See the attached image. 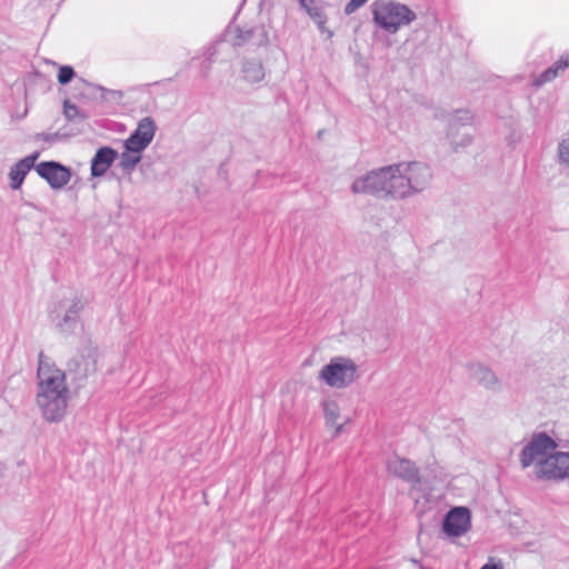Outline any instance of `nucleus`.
<instances>
[{"instance_id": "nucleus-1", "label": "nucleus", "mask_w": 569, "mask_h": 569, "mask_svg": "<svg viewBox=\"0 0 569 569\" xmlns=\"http://www.w3.org/2000/svg\"><path fill=\"white\" fill-rule=\"evenodd\" d=\"M38 391L36 401L43 418L49 422L60 421L67 410L68 387L66 372L49 362L43 351L38 355Z\"/></svg>"}, {"instance_id": "nucleus-2", "label": "nucleus", "mask_w": 569, "mask_h": 569, "mask_svg": "<svg viewBox=\"0 0 569 569\" xmlns=\"http://www.w3.org/2000/svg\"><path fill=\"white\" fill-rule=\"evenodd\" d=\"M397 172H399V166H396V163L372 169L353 180L351 191L370 194L383 200H400L395 192L398 184V181H396Z\"/></svg>"}, {"instance_id": "nucleus-3", "label": "nucleus", "mask_w": 569, "mask_h": 569, "mask_svg": "<svg viewBox=\"0 0 569 569\" xmlns=\"http://www.w3.org/2000/svg\"><path fill=\"white\" fill-rule=\"evenodd\" d=\"M370 8L373 23L390 34L397 33L417 18L407 4L395 0H375Z\"/></svg>"}, {"instance_id": "nucleus-4", "label": "nucleus", "mask_w": 569, "mask_h": 569, "mask_svg": "<svg viewBox=\"0 0 569 569\" xmlns=\"http://www.w3.org/2000/svg\"><path fill=\"white\" fill-rule=\"evenodd\" d=\"M399 166L396 181V193L400 200L422 192L432 179V170L429 164L421 161L396 163Z\"/></svg>"}, {"instance_id": "nucleus-5", "label": "nucleus", "mask_w": 569, "mask_h": 569, "mask_svg": "<svg viewBox=\"0 0 569 569\" xmlns=\"http://www.w3.org/2000/svg\"><path fill=\"white\" fill-rule=\"evenodd\" d=\"M319 378L331 388L343 389L359 378L358 366L348 357H335L322 367Z\"/></svg>"}, {"instance_id": "nucleus-6", "label": "nucleus", "mask_w": 569, "mask_h": 569, "mask_svg": "<svg viewBox=\"0 0 569 569\" xmlns=\"http://www.w3.org/2000/svg\"><path fill=\"white\" fill-rule=\"evenodd\" d=\"M558 447L557 441L547 432L533 433L529 442L520 452V462L522 468L530 467L535 461L545 459L551 455Z\"/></svg>"}, {"instance_id": "nucleus-7", "label": "nucleus", "mask_w": 569, "mask_h": 569, "mask_svg": "<svg viewBox=\"0 0 569 569\" xmlns=\"http://www.w3.org/2000/svg\"><path fill=\"white\" fill-rule=\"evenodd\" d=\"M538 479L563 480L569 478V452L553 451L535 465Z\"/></svg>"}, {"instance_id": "nucleus-8", "label": "nucleus", "mask_w": 569, "mask_h": 569, "mask_svg": "<svg viewBox=\"0 0 569 569\" xmlns=\"http://www.w3.org/2000/svg\"><path fill=\"white\" fill-rule=\"evenodd\" d=\"M157 129L156 121L151 117L142 118L124 140L123 148L129 152L141 153L153 140Z\"/></svg>"}, {"instance_id": "nucleus-9", "label": "nucleus", "mask_w": 569, "mask_h": 569, "mask_svg": "<svg viewBox=\"0 0 569 569\" xmlns=\"http://www.w3.org/2000/svg\"><path fill=\"white\" fill-rule=\"evenodd\" d=\"M36 172L46 180L53 190H60L69 183L72 171L58 161H41L36 166Z\"/></svg>"}, {"instance_id": "nucleus-10", "label": "nucleus", "mask_w": 569, "mask_h": 569, "mask_svg": "<svg viewBox=\"0 0 569 569\" xmlns=\"http://www.w3.org/2000/svg\"><path fill=\"white\" fill-rule=\"evenodd\" d=\"M471 527V513L467 507H453L443 517L442 530L448 537L458 538Z\"/></svg>"}, {"instance_id": "nucleus-11", "label": "nucleus", "mask_w": 569, "mask_h": 569, "mask_svg": "<svg viewBox=\"0 0 569 569\" xmlns=\"http://www.w3.org/2000/svg\"><path fill=\"white\" fill-rule=\"evenodd\" d=\"M388 471L396 478L405 482L417 486L421 483L420 471L417 465L407 458H401L397 455L389 458L387 461Z\"/></svg>"}, {"instance_id": "nucleus-12", "label": "nucleus", "mask_w": 569, "mask_h": 569, "mask_svg": "<svg viewBox=\"0 0 569 569\" xmlns=\"http://www.w3.org/2000/svg\"><path fill=\"white\" fill-rule=\"evenodd\" d=\"M67 370L70 375H73L74 380H86L89 376L97 371L96 352L89 350L87 353H79L74 356L68 362Z\"/></svg>"}, {"instance_id": "nucleus-13", "label": "nucleus", "mask_w": 569, "mask_h": 569, "mask_svg": "<svg viewBox=\"0 0 569 569\" xmlns=\"http://www.w3.org/2000/svg\"><path fill=\"white\" fill-rule=\"evenodd\" d=\"M118 158V151L109 146L100 147L90 163V174L92 178H99L107 173L109 168Z\"/></svg>"}, {"instance_id": "nucleus-14", "label": "nucleus", "mask_w": 569, "mask_h": 569, "mask_svg": "<svg viewBox=\"0 0 569 569\" xmlns=\"http://www.w3.org/2000/svg\"><path fill=\"white\" fill-rule=\"evenodd\" d=\"M40 157L39 151H34L31 154L22 158L18 162H16L10 171H9V179H10V188L12 190H18L21 188L26 176L29 173V171L33 168L36 170V161Z\"/></svg>"}, {"instance_id": "nucleus-15", "label": "nucleus", "mask_w": 569, "mask_h": 569, "mask_svg": "<svg viewBox=\"0 0 569 569\" xmlns=\"http://www.w3.org/2000/svg\"><path fill=\"white\" fill-rule=\"evenodd\" d=\"M300 6L318 26L319 31L327 33L328 39L332 38L333 32L326 28L327 16L322 7L317 6L315 0H300Z\"/></svg>"}, {"instance_id": "nucleus-16", "label": "nucleus", "mask_w": 569, "mask_h": 569, "mask_svg": "<svg viewBox=\"0 0 569 569\" xmlns=\"http://www.w3.org/2000/svg\"><path fill=\"white\" fill-rule=\"evenodd\" d=\"M569 68V54L560 57L552 66L548 67L533 79L535 87H541L556 79L561 72Z\"/></svg>"}, {"instance_id": "nucleus-17", "label": "nucleus", "mask_w": 569, "mask_h": 569, "mask_svg": "<svg viewBox=\"0 0 569 569\" xmlns=\"http://www.w3.org/2000/svg\"><path fill=\"white\" fill-rule=\"evenodd\" d=\"M83 309L80 298H74L66 315L57 322V327L61 332L72 331L78 322L79 313Z\"/></svg>"}, {"instance_id": "nucleus-18", "label": "nucleus", "mask_w": 569, "mask_h": 569, "mask_svg": "<svg viewBox=\"0 0 569 569\" xmlns=\"http://www.w3.org/2000/svg\"><path fill=\"white\" fill-rule=\"evenodd\" d=\"M469 378L489 388L491 385L496 382L495 373L486 366L481 363H470L467 367Z\"/></svg>"}, {"instance_id": "nucleus-19", "label": "nucleus", "mask_w": 569, "mask_h": 569, "mask_svg": "<svg viewBox=\"0 0 569 569\" xmlns=\"http://www.w3.org/2000/svg\"><path fill=\"white\" fill-rule=\"evenodd\" d=\"M243 79L250 83L260 82L264 78L263 66L260 60L251 59L242 62Z\"/></svg>"}, {"instance_id": "nucleus-20", "label": "nucleus", "mask_w": 569, "mask_h": 569, "mask_svg": "<svg viewBox=\"0 0 569 569\" xmlns=\"http://www.w3.org/2000/svg\"><path fill=\"white\" fill-rule=\"evenodd\" d=\"M503 526L508 527L511 535L520 533L525 526V519L519 512H509L502 518Z\"/></svg>"}, {"instance_id": "nucleus-21", "label": "nucleus", "mask_w": 569, "mask_h": 569, "mask_svg": "<svg viewBox=\"0 0 569 569\" xmlns=\"http://www.w3.org/2000/svg\"><path fill=\"white\" fill-rule=\"evenodd\" d=\"M140 161L141 153L129 152L124 149L120 156L119 166L124 172L130 174Z\"/></svg>"}, {"instance_id": "nucleus-22", "label": "nucleus", "mask_w": 569, "mask_h": 569, "mask_svg": "<svg viewBox=\"0 0 569 569\" xmlns=\"http://www.w3.org/2000/svg\"><path fill=\"white\" fill-rule=\"evenodd\" d=\"M256 32H258L259 36H260V40H259L258 44L259 46L267 44L268 43V32H267V30L264 29L263 26H260V27H257V28L247 29V30L238 28L237 29V33H238L237 37L241 41H248V40H250L253 37V34Z\"/></svg>"}, {"instance_id": "nucleus-23", "label": "nucleus", "mask_w": 569, "mask_h": 569, "mask_svg": "<svg viewBox=\"0 0 569 569\" xmlns=\"http://www.w3.org/2000/svg\"><path fill=\"white\" fill-rule=\"evenodd\" d=\"M472 120V114L469 110H456L453 118L449 122L448 136H452L458 124L466 126Z\"/></svg>"}, {"instance_id": "nucleus-24", "label": "nucleus", "mask_w": 569, "mask_h": 569, "mask_svg": "<svg viewBox=\"0 0 569 569\" xmlns=\"http://www.w3.org/2000/svg\"><path fill=\"white\" fill-rule=\"evenodd\" d=\"M63 114L69 121H74L77 119H86V114L81 112L79 108L76 104H72L69 100H66L63 103Z\"/></svg>"}, {"instance_id": "nucleus-25", "label": "nucleus", "mask_w": 569, "mask_h": 569, "mask_svg": "<svg viewBox=\"0 0 569 569\" xmlns=\"http://www.w3.org/2000/svg\"><path fill=\"white\" fill-rule=\"evenodd\" d=\"M558 157L560 163L569 168V131L558 144Z\"/></svg>"}, {"instance_id": "nucleus-26", "label": "nucleus", "mask_w": 569, "mask_h": 569, "mask_svg": "<svg viewBox=\"0 0 569 569\" xmlns=\"http://www.w3.org/2000/svg\"><path fill=\"white\" fill-rule=\"evenodd\" d=\"M327 423L333 425L339 418V407L336 402H326L323 407Z\"/></svg>"}, {"instance_id": "nucleus-27", "label": "nucleus", "mask_w": 569, "mask_h": 569, "mask_svg": "<svg viewBox=\"0 0 569 569\" xmlns=\"http://www.w3.org/2000/svg\"><path fill=\"white\" fill-rule=\"evenodd\" d=\"M76 72L70 66H62L58 72V82L62 86L68 84L74 78Z\"/></svg>"}, {"instance_id": "nucleus-28", "label": "nucleus", "mask_w": 569, "mask_h": 569, "mask_svg": "<svg viewBox=\"0 0 569 569\" xmlns=\"http://www.w3.org/2000/svg\"><path fill=\"white\" fill-rule=\"evenodd\" d=\"M451 138L452 149L457 152L459 148L467 147L471 142V134L463 133L460 140H457L455 134L449 136Z\"/></svg>"}, {"instance_id": "nucleus-29", "label": "nucleus", "mask_w": 569, "mask_h": 569, "mask_svg": "<svg viewBox=\"0 0 569 569\" xmlns=\"http://www.w3.org/2000/svg\"><path fill=\"white\" fill-rule=\"evenodd\" d=\"M62 134H60L59 132H53V133H46V132H41V133H37L36 134V139L37 140H41V141H44L47 142L48 144H53L56 143L57 141L61 140L62 139Z\"/></svg>"}, {"instance_id": "nucleus-30", "label": "nucleus", "mask_w": 569, "mask_h": 569, "mask_svg": "<svg viewBox=\"0 0 569 569\" xmlns=\"http://www.w3.org/2000/svg\"><path fill=\"white\" fill-rule=\"evenodd\" d=\"M368 0H350L346 6H345V13L347 16L356 12L359 8H361Z\"/></svg>"}, {"instance_id": "nucleus-31", "label": "nucleus", "mask_w": 569, "mask_h": 569, "mask_svg": "<svg viewBox=\"0 0 569 569\" xmlns=\"http://www.w3.org/2000/svg\"><path fill=\"white\" fill-rule=\"evenodd\" d=\"M520 139V132L512 128L509 136L506 137L508 146L513 147Z\"/></svg>"}, {"instance_id": "nucleus-32", "label": "nucleus", "mask_w": 569, "mask_h": 569, "mask_svg": "<svg viewBox=\"0 0 569 569\" xmlns=\"http://www.w3.org/2000/svg\"><path fill=\"white\" fill-rule=\"evenodd\" d=\"M480 569H498V562H488L483 565Z\"/></svg>"}, {"instance_id": "nucleus-33", "label": "nucleus", "mask_w": 569, "mask_h": 569, "mask_svg": "<svg viewBox=\"0 0 569 569\" xmlns=\"http://www.w3.org/2000/svg\"><path fill=\"white\" fill-rule=\"evenodd\" d=\"M445 117H446V112L440 109L437 110L435 113V118H445Z\"/></svg>"}, {"instance_id": "nucleus-34", "label": "nucleus", "mask_w": 569, "mask_h": 569, "mask_svg": "<svg viewBox=\"0 0 569 569\" xmlns=\"http://www.w3.org/2000/svg\"><path fill=\"white\" fill-rule=\"evenodd\" d=\"M342 430V425H339L337 428H336V432L335 435L338 436Z\"/></svg>"}, {"instance_id": "nucleus-35", "label": "nucleus", "mask_w": 569, "mask_h": 569, "mask_svg": "<svg viewBox=\"0 0 569 569\" xmlns=\"http://www.w3.org/2000/svg\"><path fill=\"white\" fill-rule=\"evenodd\" d=\"M412 561H413V563H415L416 566H418V567H419V569H427V568H425L423 566L419 565L418 560H415V559H413Z\"/></svg>"}]
</instances>
